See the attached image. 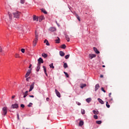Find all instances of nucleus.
<instances>
[{
  "instance_id": "obj_1",
  "label": "nucleus",
  "mask_w": 129,
  "mask_h": 129,
  "mask_svg": "<svg viewBox=\"0 0 129 129\" xmlns=\"http://www.w3.org/2000/svg\"><path fill=\"white\" fill-rule=\"evenodd\" d=\"M35 38L33 41V47H35L36 45H37V43H38V32H37V31H35Z\"/></svg>"
},
{
  "instance_id": "obj_2",
  "label": "nucleus",
  "mask_w": 129,
  "mask_h": 129,
  "mask_svg": "<svg viewBox=\"0 0 129 129\" xmlns=\"http://www.w3.org/2000/svg\"><path fill=\"white\" fill-rule=\"evenodd\" d=\"M8 113V107H4L2 108V115L6 116Z\"/></svg>"
},
{
  "instance_id": "obj_3",
  "label": "nucleus",
  "mask_w": 129,
  "mask_h": 129,
  "mask_svg": "<svg viewBox=\"0 0 129 129\" xmlns=\"http://www.w3.org/2000/svg\"><path fill=\"white\" fill-rule=\"evenodd\" d=\"M13 15H14V18L19 19V18H20V16H21V12L16 11V12L13 13Z\"/></svg>"
},
{
  "instance_id": "obj_4",
  "label": "nucleus",
  "mask_w": 129,
  "mask_h": 129,
  "mask_svg": "<svg viewBox=\"0 0 129 129\" xmlns=\"http://www.w3.org/2000/svg\"><path fill=\"white\" fill-rule=\"evenodd\" d=\"M34 86H35V83L33 82L30 85V89H29V92H31V91H32V90H33V89H34Z\"/></svg>"
},
{
  "instance_id": "obj_5",
  "label": "nucleus",
  "mask_w": 129,
  "mask_h": 129,
  "mask_svg": "<svg viewBox=\"0 0 129 129\" xmlns=\"http://www.w3.org/2000/svg\"><path fill=\"white\" fill-rule=\"evenodd\" d=\"M32 71V69L30 70H28L25 75V78H27V77L31 74V72Z\"/></svg>"
},
{
  "instance_id": "obj_6",
  "label": "nucleus",
  "mask_w": 129,
  "mask_h": 129,
  "mask_svg": "<svg viewBox=\"0 0 129 129\" xmlns=\"http://www.w3.org/2000/svg\"><path fill=\"white\" fill-rule=\"evenodd\" d=\"M11 108H19V104H12L11 106Z\"/></svg>"
},
{
  "instance_id": "obj_7",
  "label": "nucleus",
  "mask_w": 129,
  "mask_h": 129,
  "mask_svg": "<svg viewBox=\"0 0 129 129\" xmlns=\"http://www.w3.org/2000/svg\"><path fill=\"white\" fill-rule=\"evenodd\" d=\"M96 57V55L94 54L91 53L89 54V58L90 59H93V58H95Z\"/></svg>"
},
{
  "instance_id": "obj_8",
  "label": "nucleus",
  "mask_w": 129,
  "mask_h": 129,
  "mask_svg": "<svg viewBox=\"0 0 129 129\" xmlns=\"http://www.w3.org/2000/svg\"><path fill=\"white\" fill-rule=\"evenodd\" d=\"M55 92L56 95L58 97H61V94L57 89H55Z\"/></svg>"
},
{
  "instance_id": "obj_9",
  "label": "nucleus",
  "mask_w": 129,
  "mask_h": 129,
  "mask_svg": "<svg viewBox=\"0 0 129 129\" xmlns=\"http://www.w3.org/2000/svg\"><path fill=\"white\" fill-rule=\"evenodd\" d=\"M38 64H39V65H41V63H44V60H43V59L41 57H40L38 59Z\"/></svg>"
},
{
  "instance_id": "obj_10",
  "label": "nucleus",
  "mask_w": 129,
  "mask_h": 129,
  "mask_svg": "<svg viewBox=\"0 0 129 129\" xmlns=\"http://www.w3.org/2000/svg\"><path fill=\"white\" fill-rule=\"evenodd\" d=\"M99 87H100V86H99V84L96 85L95 87V91H97V90H98V89L99 88Z\"/></svg>"
},
{
  "instance_id": "obj_11",
  "label": "nucleus",
  "mask_w": 129,
  "mask_h": 129,
  "mask_svg": "<svg viewBox=\"0 0 129 129\" xmlns=\"http://www.w3.org/2000/svg\"><path fill=\"white\" fill-rule=\"evenodd\" d=\"M87 85L86 84H80V88H82V89H83L84 87H86Z\"/></svg>"
},
{
  "instance_id": "obj_12",
  "label": "nucleus",
  "mask_w": 129,
  "mask_h": 129,
  "mask_svg": "<svg viewBox=\"0 0 129 129\" xmlns=\"http://www.w3.org/2000/svg\"><path fill=\"white\" fill-rule=\"evenodd\" d=\"M49 30L50 32H55L56 28L55 27H50Z\"/></svg>"
},
{
  "instance_id": "obj_13",
  "label": "nucleus",
  "mask_w": 129,
  "mask_h": 129,
  "mask_svg": "<svg viewBox=\"0 0 129 129\" xmlns=\"http://www.w3.org/2000/svg\"><path fill=\"white\" fill-rule=\"evenodd\" d=\"M97 99L99 102L101 103V104H104V101H103V100H102L101 99L98 98Z\"/></svg>"
},
{
  "instance_id": "obj_14",
  "label": "nucleus",
  "mask_w": 129,
  "mask_h": 129,
  "mask_svg": "<svg viewBox=\"0 0 129 129\" xmlns=\"http://www.w3.org/2000/svg\"><path fill=\"white\" fill-rule=\"evenodd\" d=\"M93 50L96 54H99L100 52L99 51H98V50H97V48H96V47H93Z\"/></svg>"
},
{
  "instance_id": "obj_15",
  "label": "nucleus",
  "mask_w": 129,
  "mask_h": 129,
  "mask_svg": "<svg viewBox=\"0 0 129 129\" xmlns=\"http://www.w3.org/2000/svg\"><path fill=\"white\" fill-rule=\"evenodd\" d=\"M43 68L44 69V72L45 73L46 76H48V74H47V70L46 69V67L43 66Z\"/></svg>"
},
{
  "instance_id": "obj_16",
  "label": "nucleus",
  "mask_w": 129,
  "mask_h": 129,
  "mask_svg": "<svg viewBox=\"0 0 129 129\" xmlns=\"http://www.w3.org/2000/svg\"><path fill=\"white\" fill-rule=\"evenodd\" d=\"M43 20H45V17L44 16H41L39 17V22H42Z\"/></svg>"
},
{
  "instance_id": "obj_17",
  "label": "nucleus",
  "mask_w": 129,
  "mask_h": 129,
  "mask_svg": "<svg viewBox=\"0 0 129 129\" xmlns=\"http://www.w3.org/2000/svg\"><path fill=\"white\" fill-rule=\"evenodd\" d=\"M59 55L61 57H63V56H65V53H64V52H63L62 51H59Z\"/></svg>"
},
{
  "instance_id": "obj_18",
  "label": "nucleus",
  "mask_w": 129,
  "mask_h": 129,
  "mask_svg": "<svg viewBox=\"0 0 129 129\" xmlns=\"http://www.w3.org/2000/svg\"><path fill=\"white\" fill-rule=\"evenodd\" d=\"M65 37L67 41H68V42H69L70 41V38H69V36H68L67 34H65Z\"/></svg>"
},
{
  "instance_id": "obj_19",
  "label": "nucleus",
  "mask_w": 129,
  "mask_h": 129,
  "mask_svg": "<svg viewBox=\"0 0 129 129\" xmlns=\"http://www.w3.org/2000/svg\"><path fill=\"white\" fill-rule=\"evenodd\" d=\"M40 66H41V65L40 64H37V69H36L37 72H39V71L40 70Z\"/></svg>"
},
{
  "instance_id": "obj_20",
  "label": "nucleus",
  "mask_w": 129,
  "mask_h": 129,
  "mask_svg": "<svg viewBox=\"0 0 129 129\" xmlns=\"http://www.w3.org/2000/svg\"><path fill=\"white\" fill-rule=\"evenodd\" d=\"M28 92H29L28 91H26L25 93H23V95H24L23 97H24V98H25V97L28 96Z\"/></svg>"
},
{
  "instance_id": "obj_21",
  "label": "nucleus",
  "mask_w": 129,
  "mask_h": 129,
  "mask_svg": "<svg viewBox=\"0 0 129 129\" xmlns=\"http://www.w3.org/2000/svg\"><path fill=\"white\" fill-rule=\"evenodd\" d=\"M44 43H45L47 46H50V43H49V42L47 40V39L44 40Z\"/></svg>"
},
{
  "instance_id": "obj_22",
  "label": "nucleus",
  "mask_w": 129,
  "mask_h": 129,
  "mask_svg": "<svg viewBox=\"0 0 129 129\" xmlns=\"http://www.w3.org/2000/svg\"><path fill=\"white\" fill-rule=\"evenodd\" d=\"M41 55L44 58H47V57H48V54L45 53H42Z\"/></svg>"
},
{
  "instance_id": "obj_23",
  "label": "nucleus",
  "mask_w": 129,
  "mask_h": 129,
  "mask_svg": "<svg viewBox=\"0 0 129 129\" xmlns=\"http://www.w3.org/2000/svg\"><path fill=\"white\" fill-rule=\"evenodd\" d=\"M84 124V122H83V121L82 120L80 121V122H79L80 126H82V125H83Z\"/></svg>"
},
{
  "instance_id": "obj_24",
  "label": "nucleus",
  "mask_w": 129,
  "mask_h": 129,
  "mask_svg": "<svg viewBox=\"0 0 129 129\" xmlns=\"http://www.w3.org/2000/svg\"><path fill=\"white\" fill-rule=\"evenodd\" d=\"M38 18L37 16H33V21H36V22H38Z\"/></svg>"
},
{
  "instance_id": "obj_25",
  "label": "nucleus",
  "mask_w": 129,
  "mask_h": 129,
  "mask_svg": "<svg viewBox=\"0 0 129 129\" xmlns=\"http://www.w3.org/2000/svg\"><path fill=\"white\" fill-rule=\"evenodd\" d=\"M63 68H64V69H66V68H68V64H67V63H64L63 64Z\"/></svg>"
},
{
  "instance_id": "obj_26",
  "label": "nucleus",
  "mask_w": 129,
  "mask_h": 129,
  "mask_svg": "<svg viewBox=\"0 0 129 129\" xmlns=\"http://www.w3.org/2000/svg\"><path fill=\"white\" fill-rule=\"evenodd\" d=\"M94 114H98L99 112L98 110H93Z\"/></svg>"
},
{
  "instance_id": "obj_27",
  "label": "nucleus",
  "mask_w": 129,
  "mask_h": 129,
  "mask_svg": "<svg viewBox=\"0 0 129 129\" xmlns=\"http://www.w3.org/2000/svg\"><path fill=\"white\" fill-rule=\"evenodd\" d=\"M55 42L57 44H59V43H60V38H59V37H57V39L55 40Z\"/></svg>"
},
{
  "instance_id": "obj_28",
  "label": "nucleus",
  "mask_w": 129,
  "mask_h": 129,
  "mask_svg": "<svg viewBox=\"0 0 129 129\" xmlns=\"http://www.w3.org/2000/svg\"><path fill=\"white\" fill-rule=\"evenodd\" d=\"M14 56H15V58H20V54H19L18 53H16Z\"/></svg>"
},
{
  "instance_id": "obj_29",
  "label": "nucleus",
  "mask_w": 129,
  "mask_h": 129,
  "mask_svg": "<svg viewBox=\"0 0 129 129\" xmlns=\"http://www.w3.org/2000/svg\"><path fill=\"white\" fill-rule=\"evenodd\" d=\"M86 101L87 102H88V103H89V102H90V101H91V98H87V99L86 100Z\"/></svg>"
},
{
  "instance_id": "obj_30",
  "label": "nucleus",
  "mask_w": 129,
  "mask_h": 129,
  "mask_svg": "<svg viewBox=\"0 0 129 129\" xmlns=\"http://www.w3.org/2000/svg\"><path fill=\"white\" fill-rule=\"evenodd\" d=\"M106 106L108 108H109L110 107V105H109V104H108V102H106Z\"/></svg>"
},
{
  "instance_id": "obj_31",
  "label": "nucleus",
  "mask_w": 129,
  "mask_h": 129,
  "mask_svg": "<svg viewBox=\"0 0 129 129\" xmlns=\"http://www.w3.org/2000/svg\"><path fill=\"white\" fill-rule=\"evenodd\" d=\"M101 120H97L96 121V123H97V124H101Z\"/></svg>"
},
{
  "instance_id": "obj_32",
  "label": "nucleus",
  "mask_w": 129,
  "mask_h": 129,
  "mask_svg": "<svg viewBox=\"0 0 129 129\" xmlns=\"http://www.w3.org/2000/svg\"><path fill=\"white\" fill-rule=\"evenodd\" d=\"M8 15L9 16V18H10V20H12V14L10 12L8 13Z\"/></svg>"
},
{
  "instance_id": "obj_33",
  "label": "nucleus",
  "mask_w": 129,
  "mask_h": 129,
  "mask_svg": "<svg viewBox=\"0 0 129 129\" xmlns=\"http://www.w3.org/2000/svg\"><path fill=\"white\" fill-rule=\"evenodd\" d=\"M64 74L66 75V77H67V78H69V75H68V73L64 72H63Z\"/></svg>"
},
{
  "instance_id": "obj_34",
  "label": "nucleus",
  "mask_w": 129,
  "mask_h": 129,
  "mask_svg": "<svg viewBox=\"0 0 129 129\" xmlns=\"http://www.w3.org/2000/svg\"><path fill=\"white\" fill-rule=\"evenodd\" d=\"M61 48L62 49H65L66 48V45H65V44L61 45Z\"/></svg>"
},
{
  "instance_id": "obj_35",
  "label": "nucleus",
  "mask_w": 129,
  "mask_h": 129,
  "mask_svg": "<svg viewBox=\"0 0 129 129\" xmlns=\"http://www.w3.org/2000/svg\"><path fill=\"white\" fill-rule=\"evenodd\" d=\"M81 113H82V114H85V110L82 109L81 110Z\"/></svg>"
},
{
  "instance_id": "obj_36",
  "label": "nucleus",
  "mask_w": 129,
  "mask_h": 129,
  "mask_svg": "<svg viewBox=\"0 0 129 129\" xmlns=\"http://www.w3.org/2000/svg\"><path fill=\"white\" fill-rule=\"evenodd\" d=\"M41 12H42V13H43L44 14H47V11H46L45 9H42Z\"/></svg>"
},
{
  "instance_id": "obj_37",
  "label": "nucleus",
  "mask_w": 129,
  "mask_h": 129,
  "mask_svg": "<svg viewBox=\"0 0 129 129\" xmlns=\"http://www.w3.org/2000/svg\"><path fill=\"white\" fill-rule=\"evenodd\" d=\"M70 57V54H68L64 56L65 59H68Z\"/></svg>"
},
{
  "instance_id": "obj_38",
  "label": "nucleus",
  "mask_w": 129,
  "mask_h": 129,
  "mask_svg": "<svg viewBox=\"0 0 129 129\" xmlns=\"http://www.w3.org/2000/svg\"><path fill=\"white\" fill-rule=\"evenodd\" d=\"M33 105V103H30L28 105V107H31V106Z\"/></svg>"
},
{
  "instance_id": "obj_39",
  "label": "nucleus",
  "mask_w": 129,
  "mask_h": 129,
  "mask_svg": "<svg viewBox=\"0 0 129 129\" xmlns=\"http://www.w3.org/2000/svg\"><path fill=\"white\" fill-rule=\"evenodd\" d=\"M49 66H50V68H52V69H54V67L53 66V63H51V64H50V65H49Z\"/></svg>"
},
{
  "instance_id": "obj_40",
  "label": "nucleus",
  "mask_w": 129,
  "mask_h": 129,
  "mask_svg": "<svg viewBox=\"0 0 129 129\" xmlns=\"http://www.w3.org/2000/svg\"><path fill=\"white\" fill-rule=\"evenodd\" d=\"M94 118H95V119H97L98 118V116H97L96 115H94Z\"/></svg>"
},
{
  "instance_id": "obj_41",
  "label": "nucleus",
  "mask_w": 129,
  "mask_h": 129,
  "mask_svg": "<svg viewBox=\"0 0 129 129\" xmlns=\"http://www.w3.org/2000/svg\"><path fill=\"white\" fill-rule=\"evenodd\" d=\"M76 17H77V18L78 20V21H79V22H80V17H79V16L77 15Z\"/></svg>"
},
{
  "instance_id": "obj_42",
  "label": "nucleus",
  "mask_w": 129,
  "mask_h": 129,
  "mask_svg": "<svg viewBox=\"0 0 129 129\" xmlns=\"http://www.w3.org/2000/svg\"><path fill=\"white\" fill-rule=\"evenodd\" d=\"M20 3L22 4H25V0H21Z\"/></svg>"
},
{
  "instance_id": "obj_43",
  "label": "nucleus",
  "mask_w": 129,
  "mask_h": 129,
  "mask_svg": "<svg viewBox=\"0 0 129 129\" xmlns=\"http://www.w3.org/2000/svg\"><path fill=\"white\" fill-rule=\"evenodd\" d=\"M101 90H102V91H103V92H104V93L106 92V91H105V90H104V88H103V87H102V88H101Z\"/></svg>"
},
{
  "instance_id": "obj_44",
  "label": "nucleus",
  "mask_w": 129,
  "mask_h": 129,
  "mask_svg": "<svg viewBox=\"0 0 129 129\" xmlns=\"http://www.w3.org/2000/svg\"><path fill=\"white\" fill-rule=\"evenodd\" d=\"M21 52H22V53H25V49L22 48L21 49Z\"/></svg>"
},
{
  "instance_id": "obj_45",
  "label": "nucleus",
  "mask_w": 129,
  "mask_h": 129,
  "mask_svg": "<svg viewBox=\"0 0 129 129\" xmlns=\"http://www.w3.org/2000/svg\"><path fill=\"white\" fill-rule=\"evenodd\" d=\"M21 107H22V108H24V107H25V105L23 104H21Z\"/></svg>"
},
{
  "instance_id": "obj_46",
  "label": "nucleus",
  "mask_w": 129,
  "mask_h": 129,
  "mask_svg": "<svg viewBox=\"0 0 129 129\" xmlns=\"http://www.w3.org/2000/svg\"><path fill=\"white\" fill-rule=\"evenodd\" d=\"M17 118L18 120H20V115H19V113H17Z\"/></svg>"
},
{
  "instance_id": "obj_47",
  "label": "nucleus",
  "mask_w": 129,
  "mask_h": 129,
  "mask_svg": "<svg viewBox=\"0 0 129 129\" xmlns=\"http://www.w3.org/2000/svg\"><path fill=\"white\" fill-rule=\"evenodd\" d=\"M77 104H78V105H81V103H80L79 102H76Z\"/></svg>"
},
{
  "instance_id": "obj_48",
  "label": "nucleus",
  "mask_w": 129,
  "mask_h": 129,
  "mask_svg": "<svg viewBox=\"0 0 129 129\" xmlns=\"http://www.w3.org/2000/svg\"><path fill=\"white\" fill-rule=\"evenodd\" d=\"M109 97H111V93H109Z\"/></svg>"
},
{
  "instance_id": "obj_49",
  "label": "nucleus",
  "mask_w": 129,
  "mask_h": 129,
  "mask_svg": "<svg viewBox=\"0 0 129 129\" xmlns=\"http://www.w3.org/2000/svg\"><path fill=\"white\" fill-rule=\"evenodd\" d=\"M3 51V48H2V47L0 46V52H2Z\"/></svg>"
},
{
  "instance_id": "obj_50",
  "label": "nucleus",
  "mask_w": 129,
  "mask_h": 129,
  "mask_svg": "<svg viewBox=\"0 0 129 129\" xmlns=\"http://www.w3.org/2000/svg\"><path fill=\"white\" fill-rule=\"evenodd\" d=\"M100 77V78H103V75H101Z\"/></svg>"
},
{
  "instance_id": "obj_51",
  "label": "nucleus",
  "mask_w": 129,
  "mask_h": 129,
  "mask_svg": "<svg viewBox=\"0 0 129 129\" xmlns=\"http://www.w3.org/2000/svg\"><path fill=\"white\" fill-rule=\"evenodd\" d=\"M30 77L26 79V81H29V79H30Z\"/></svg>"
},
{
  "instance_id": "obj_52",
  "label": "nucleus",
  "mask_w": 129,
  "mask_h": 129,
  "mask_svg": "<svg viewBox=\"0 0 129 129\" xmlns=\"http://www.w3.org/2000/svg\"><path fill=\"white\" fill-rule=\"evenodd\" d=\"M29 97L34 98V95H29Z\"/></svg>"
},
{
  "instance_id": "obj_53",
  "label": "nucleus",
  "mask_w": 129,
  "mask_h": 129,
  "mask_svg": "<svg viewBox=\"0 0 129 129\" xmlns=\"http://www.w3.org/2000/svg\"><path fill=\"white\" fill-rule=\"evenodd\" d=\"M15 97H16V96L13 95V96L12 97V99H14V98H15Z\"/></svg>"
},
{
  "instance_id": "obj_54",
  "label": "nucleus",
  "mask_w": 129,
  "mask_h": 129,
  "mask_svg": "<svg viewBox=\"0 0 129 129\" xmlns=\"http://www.w3.org/2000/svg\"><path fill=\"white\" fill-rule=\"evenodd\" d=\"M31 67H32V64H30L29 67V68L30 69V68H31Z\"/></svg>"
},
{
  "instance_id": "obj_55",
  "label": "nucleus",
  "mask_w": 129,
  "mask_h": 129,
  "mask_svg": "<svg viewBox=\"0 0 129 129\" xmlns=\"http://www.w3.org/2000/svg\"><path fill=\"white\" fill-rule=\"evenodd\" d=\"M49 98H46V101H49Z\"/></svg>"
},
{
  "instance_id": "obj_56",
  "label": "nucleus",
  "mask_w": 129,
  "mask_h": 129,
  "mask_svg": "<svg viewBox=\"0 0 129 129\" xmlns=\"http://www.w3.org/2000/svg\"><path fill=\"white\" fill-rule=\"evenodd\" d=\"M57 26L58 27H60V25H59V24H58V23H57Z\"/></svg>"
},
{
  "instance_id": "obj_57",
  "label": "nucleus",
  "mask_w": 129,
  "mask_h": 129,
  "mask_svg": "<svg viewBox=\"0 0 129 129\" xmlns=\"http://www.w3.org/2000/svg\"><path fill=\"white\" fill-rule=\"evenodd\" d=\"M102 67H103V68H104V67H105V66L103 65V66H102Z\"/></svg>"
},
{
  "instance_id": "obj_58",
  "label": "nucleus",
  "mask_w": 129,
  "mask_h": 129,
  "mask_svg": "<svg viewBox=\"0 0 129 129\" xmlns=\"http://www.w3.org/2000/svg\"><path fill=\"white\" fill-rule=\"evenodd\" d=\"M55 23H56V25H57V24H58V22H57V21H56Z\"/></svg>"
}]
</instances>
